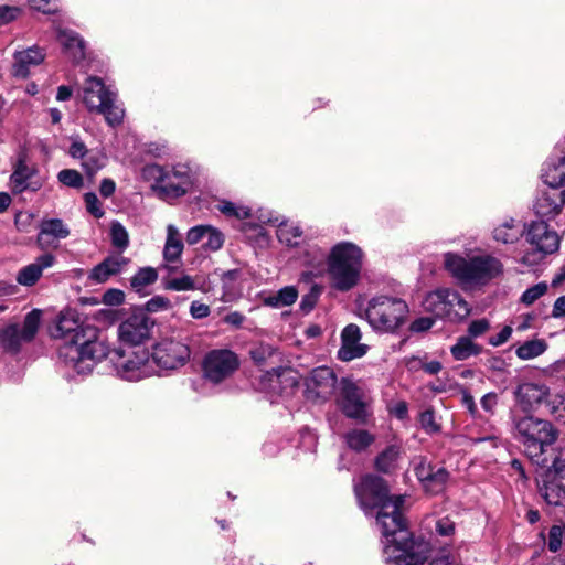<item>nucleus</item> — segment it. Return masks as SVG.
<instances>
[{
    "instance_id": "nucleus-4",
    "label": "nucleus",
    "mask_w": 565,
    "mask_h": 565,
    "mask_svg": "<svg viewBox=\"0 0 565 565\" xmlns=\"http://www.w3.org/2000/svg\"><path fill=\"white\" fill-rule=\"evenodd\" d=\"M327 264L331 287L339 291H349L360 280L363 252L353 243L341 242L331 248Z\"/></svg>"
},
{
    "instance_id": "nucleus-26",
    "label": "nucleus",
    "mask_w": 565,
    "mask_h": 565,
    "mask_svg": "<svg viewBox=\"0 0 565 565\" xmlns=\"http://www.w3.org/2000/svg\"><path fill=\"white\" fill-rule=\"evenodd\" d=\"M44 60V53L39 46L15 52L12 73L15 77L25 78L29 75L30 66L39 65Z\"/></svg>"
},
{
    "instance_id": "nucleus-38",
    "label": "nucleus",
    "mask_w": 565,
    "mask_h": 565,
    "mask_svg": "<svg viewBox=\"0 0 565 565\" xmlns=\"http://www.w3.org/2000/svg\"><path fill=\"white\" fill-rule=\"evenodd\" d=\"M158 278L157 270L152 267H145L131 277L130 286L136 292H141L147 286L152 285Z\"/></svg>"
},
{
    "instance_id": "nucleus-28",
    "label": "nucleus",
    "mask_w": 565,
    "mask_h": 565,
    "mask_svg": "<svg viewBox=\"0 0 565 565\" xmlns=\"http://www.w3.org/2000/svg\"><path fill=\"white\" fill-rule=\"evenodd\" d=\"M57 40L63 46L65 53L73 61H81L84 58V41L76 32L66 29H58Z\"/></svg>"
},
{
    "instance_id": "nucleus-59",
    "label": "nucleus",
    "mask_w": 565,
    "mask_h": 565,
    "mask_svg": "<svg viewBox=\"0 0 565 565\" xmlns=\"http://www.w3.org/2000/svg\"><path fill=\"white\" fill-rule=\"evenodd\" d=\"M512 334V328L505 326L497 335L489 338V344L492 347H500L505 343Z\"/></svg>"
},
{
    "instance_id": "nucleus-60",
    "label": "nucleus",
    "mask_w": 565,
    "mask_h": 565,
    "mask_svg": "<svg viewBox=\"0 0 565 565\" xmlns=\"http://www.w3.org/2000/svg\"><path fill=\"white\" fill-rule=\"evenodd\" d=\"M19 8L17 7H9V6H1L0 7V24L8 23L12 20H14L19 15Z\"/></svg>"
},
{
    "instance_id": "nucleus-27",
    "label": "nucleus",
    "mask_w": 565,
    "mask_h": 565,
    "mask_svg": "<svg viewBox=\"0 0 565 565\" xmlns=\"http://www.w3.org/2000/svg\"><path fill=\"white\" fill-rule=\"evenodd\" d=\"M184 244L178 228L173 224L167 226V238L163 247V259L167 263L164 268L171 271L174 267L169 264L177 263L183 252Z\"/></svg>"
},
{
    "instance_id": "nucleus-25",
    "label": "nucleus",
    "mask_w": 565,
    "mask_h": 565,
    "mask_svg": "<svg viewBox=\"0 0 565 565\" xmlns=\"http://www.w3.org/2000/svg\"><path fill=\"white\" fill-rule=\"evenodd\" d=\"M525 234V225L514 218H505L494 226L492 237L498 244L509 245L519 242Z\"/></svg>"
},
{
    "instance_id": "nucleus-3",
    "label": "nucleus",
    "mask_w": 565,
    "mask_h": 565,
    "mask_svg": "<svg viewBox=\"0 0 565 565\" xmlns=\"http://www.w3.org/2000/svg\"><path fill=\"white\" fill-rule=\"evenodd\" d=\"M444 258L445 268L465 288L483 286L503 270L502 263L491 255H479L466 259L460 255L447 253Z\"/></svg>"
},
{
    "instance_id": "nucleus-64",
    "label": "nucleus",
    "mask_w": 565,
    "mask_h": 565,
    "mask_svg": "<svg viewBox=\"0 0 565 565\" xmlns=\"http://www.w3.org/2000/svg\"><path fill=\"white\" fill-rule=\"evenodd\" d=\"M429 565H460V563L456 556L447 554L434 558Z\"/></svg>"
},
{
    "instance_id": "nucleus-51",
    "label": "nucleus",
    "mask_w": 565,
    "mask_h": 565,
    "mask_svg": "<svg viewBox=\"0 0 565 565\" xmlns=\"http://www.w3.org/2000/svg\"><path fill=\"white\" fill-rule=\"evenodd\" d=\"M490 329V322L482 318L478 320H473L470 322L468 327V334L467 337H470V339L479 338L483 335L488 330Z\"/></svg>"
},
{
    "instance_id": "nucleus-20",
    "label": "nucleus",
    "mask_w": 565,
    "mask_h": 565,
    "mask_svg": "<svg viewBox=\"0 0 565 565\" xmlns=\"http://www.w3.org/2000/svg\"><path fill=\"white\" fill-rule=\"evenodd\" d=\"M565 204V190L559 188L548 186L536 199L534 204L535 213L540 217L547 220L554 218L558 215Z\"/></svg>"
},
{
    "instance_id": "nucleus-41",
    "label": "nucleus",
    "mask_w": 565,
    "mask_h": 565,
    "mask_svg": "<svg viewBox=\"0 0 565 565\" xmlns=\"http://www.w3.org/2000/svg\"><path fill=\"white\" fill-rule=\"evenodd\" d=\"M217 209L225 216L235 217L237 220H246L250 216L249 207L225 200L218 203Z\"/></svg>"
},
{
    "instance_id": "nucleus-7",
    "label": "nucleus",
    "mask_w": 565,
    "mask_h": 565,
    "mask_svg": "<svg viewBox=\"0 0 565 565\" xmlns=\"http://www.w3.org/2000/svg\"><path fill=\"white\" fill-rule=\"evenodd\" d=\"M83 103L89 111L104 115L111 127L119 126L124 120L125 109L117 103L116 93L106 87L99 77L89 76L85 81Z\"/></svg>"
},
{
    "instance_id": "nucleus-37",
    "label": "nucleus",
    "mask_w": 565,
    "mask_h": 565,
    "mask_svg": "<svg viewBox=\"0 0 565 565\" xmlns=\"http://www.w3.org/2000/svg\"><path fill=\"white\" fill-rule=\"evenodd\" d=\"M301 235H302L301 228L291 222H287V221L281 222L278 225L277 237H278L279 242H281L288 246L297 245L298 239L301 237Z\"/></svg>"
},
{
    "instance_id": "nucleus-17",
    "label": "nucleus",
    "mask_w": 565,
    "mask_h": 565,
    "mask_svg": "<svg viewBox=\"0 0 565 565\" xmlns=\"http://www.w3.org/2000/svg\"><path fill=\"white\" fill-rule=\"evenodd\" d=\"M150 324L146 313H134L119 324L118 338L121 343L139 345L149 337Z\"/></svg>"
},
{
    "instance_id": "nucleus-12",
    "label": "nucleus",
    "mask_w": 565,
    "mask_h": 565,
    "mask_svg": "<svg viewBox=\"0 0 565 565\" xmlns=\"http://www.w3.org/2000/svg\"><path fill=\"white\" fill-rule=\"evenodd\" d=\"M339 405L350 418L365 422L369 416L370 398L352 380L343 377L339 383Z\"/></svg>"
},
{
    "instance_id": "nucleus-21",
    "label": "nucleus",
    "mask_w": 565,
    "mask_h": 565,
    "mask_svg": "<svg viewBox=\"0 0 565 565\" xmlns=\"http://www.w3.org/2000/svg\"><path fill=\"white\" fill-rule=\"evenodd\" d=\"M36 173L35 168L29 166L24 158L20 157L10 175V188L14 194L23 193L24 191H38L42 183L33 180Z\"/></svg>"
},
{
    "instance_id": "nucleus-61",
    "label": "nucleus",
    "mask_w": 565,
    "mask_h": 565,
    "mask_svg": "<svg viewBox=\"0 0 565 565\" xmlns=\"http://www.w3.org/2000/svg\"><path fill=\"white\" fill-rule=\"evenodd\" d=\"M68 153L73 158L84 159L86 157V154L88 153V151H87L86 146H85V143L83 141H81L78 139H73L72 143L70 146Z\"/></svg>"
},
{
    "instance_id": "nucleus-56",
    "label": "nucleus",
    "mask_w": 565,
    "mask_h": 565,
    "mask_svg": "<svg viewBox=\"0 0 565 565\" xmlns=\"http://www.w3.org/2000/svg\"><path fill=\"white\" fill-rule=\"evenodd\" d=\"M125 300V294L119 289H109L103 296V302L109 306H119Z\"/></svg>"
},
{
    "instance_id": "nucleus-6",
    "label": "nucleus",
    "mask_w": 565,
    "mask_h": 565,
    "mask_svg": "<svg viewBox=\"0 0 565 565\" xmlns=\"http://www.w3.org/2000/svg\"><path fill=\"white\" fill-rule=\"evenodd\" d=\"M408 312L403 299L381 295L369 300L364 318L375 332L395 333L406 323Z\"/></svg>"
},
{
    "instance_id": "nucleus-57",
    "label": "nucleus",
    "mask_w": 565,
    "mask_h": 565,
    "mask_svg": "<svg viewBox=\"0 0 565 565\" xmlns=\"http://www.w3.org/2000/svg\"><path fill=\"white\" fill-rule=\"evenodd\" d=\"M207 225H196L192 228H190L186 233V243L189 245H195L199 242L204 239V234L206 232Z\"/></svg>"
},
{
    "instance_id": "nucleus-54",
    "label": "nucleus",
    "mask_w": 565,
    "mask_h": 565,
    "mask_svg": "<svg viewBox=\"0 0 565 565\" xmlns=\"http://www.w3.org/2000/svg\"><path fill=\"white\" fill-rule=\"evenodd\" d=\"M436 532L443 537H450L455 533V523L449 518H441L436 522Z\"/></svg>"
},
{
    "instance_id": "nucleus-14",
    "label": "nucleus",
    "mask_w": 565,
    "mask_h": 565,
    "mask_svg": "<svg viewBox=\"0 0 565 565\" xmlns=\"http://www.w3.org/2000/svg\"><path fill=\"white\" fill-rule=\"evenodd\" d=\"M202 366L204 377L218 384L232 376L239 366V360L237 354L231 350H212L205 355Z\"/></svg>"
},
{
    "instance_id": "nucleus-45",
    "label": "nucleus",
    "mask_w": 565,
    "mask_h": 565,
    "mask_svg": "<svg viewBox=\"0 0 565 565\" xmlns=\"http://www.w3.org/2000/svg\"><path fill=\"white\" fill-rule=\"evenodd\" d=\"M111 243L119 249H125L129 244V236L126 228L119 222H113L110 226Z\"/></svg>"
},
{
    "instance_id": "nucleus-47",
    "label": "nucleus",
    "mask_w": 565,
    "mask_h": 565,
    "mask_svg": "<svg viewBox=\"0 0 565 565\" xmlns=\"http://www.w3.org/2000/svg\"><path fill=\"white\" fill-rule=\"evenodd\" d=\"M414 471L420 483L427 479L434 469L437 467L433 465L427 458L418 456L413 459Z\"/></svg>"
},
{
    "instance_id": "nucleus-35",
    "label": "nucleus",
    "mask_w": 565,
    "mask_h": 565,
    "mask_svg": "<svg viewBox=\"0 0 565 565\" xmlns=\"http://www.w3.org/2000/svg\"><path fill=\"white\" fill-rule=\"evenodd\" d=\"M547 349L546 342L541 339H534L524 342L516 348L515 354L521 360H531L543 354Z\"/></svg>"
},
{
    "instance_id": "nucleus-13",
    "label": "nucleus",
    "mask_w": 565,
    "mask_h": 565,
    "mask_svg": "<svg viewBox=\"0 0 565 565\" xmlns=\"http://www.w3.org/2000/svg\"><path fill=\"white\" fill-rule=\"evenodd\" d=\"M114 360L118 375L130 382L151 376L154 373L150 354L145 349H137L128 354L117 351Z\"/></svg>"
},
{
    "instance_id": "nucleus-42",
    "label": "nucleus",
    "mask_w": 565,
    "mask_h": 565,
    "mask_svg": "<svg viewBox=\"0 0 565 565\" xmlns=\"http://www.w3.org/2000/svg\"><path fill=\"white\" fill-rule=\"evenodd\" d=\"M204 239L205 243L203 247L206 250L216 252L223 247L225 237L224 234L218 228L212 225H207L206 232L204 234Z\"/></svg>"
},
{
    "instance_id": "nucleus-2",
    "label": "nucleus",
    "mask_w": 565,
    "mask_h": 565,
    "mask_svg": "<svg viewBox=\"0 0 565 565\" xmlns=\"http://www.w3.org/2000/svg\"><path fill=\"white\" fill-rule=\"evenodd\" d=\"M50 334L53 339L63 340L58 356L81 375L89 374L109 353L107 344L98 339L97 328L82 324L73 309H64L57 315L50 327Z\"/></svg>"
},
{
    "instance_id": "nucleus-18",
    "label": "nucleus",
    "mask_w": 565,
    "mask_h": 565,
    "mask_svg": "<svg viewBox=\"0 0 565 565\" xmlns=\"http://www.w3.org/2000/svg\"><path fill=\"white\" fill-rule=\"evenodd\" d=\"M362 332L359 326L350 323L341 332V345L338 350V359L343 362H349L355 359L363 358L367 351L369 345L361 342Z\"/></svg>"
},
{
    "instance_id": "nucleus-34",
    "label": "nucleus",
    "mask_w": 565,
    "mask_h": 565,
    "mask_svg": "<svg viewBox=\"0 0 565 565\" xmlns=\"http://www.w3.org/2000/svg\"><path fill=\"white\" fill-rule=\"evenodd\" d=\"M344 440L352 450L362 451L374 441V436L364 429H353L344 435Z\"/></svg>"
},
{
    "instance_id": "nucleus-40",
    "label": "nucleus",
    "mask_w": 565,
    "mask_h": 565,
    "mask_svg": "<svg viewBox=\"0 0 565 565\" xmlns=\"http://www.w3.org/2000/svg\"><path fill=\"white\" fill-rule=\"evenodd\" d=\"M164 288L174 291H188L196 289L205 291L202 286H199L196 279L189 275L168 279L164 284Z\"/></svg>"
},
{
    "instance_id": "nucleus-22",
    "label": "nucleus",
    "mask_w": 565,
    "mask_h": 565,
    "mask_svg": "<svg viewBox=\"0 0 565 565\" xmlns=\"http://www.w3.org/2000/svg\"><path fill=\"white\" fill-rule=\"evenodd\" d=\"M56 258L51 253H45L35 258V260L22 267L17 274V282L24 287L34 286L43 275L45 269L54 266Z\"/></svg>"
},
{
    "instance_id": "nucleus-53",
    "label": "nucleus",
    "mask_w": 565,
    "mask_h": 565,
    "mask_svg": "<svg viewBox=\"0 0 565 565\" xmlns=\"http://www.w3.org/2000/svg\"><path fill=\"white\" fill-rule=\"evenodd\" d=\"M32 9L51 14L57 11L56 0H29Z\"/></svg>"
},
{
    "instance_id": "nucleus-63",
    "label": "nucleus",
    "mask_w": 565,
    "mask_h": 565,
    "mask_svg": "<svg viewBox=\"0 0 565 565\" xmlns=\"http://www.w3.org/2000/svg\"><path fill=\"white\" fill-rule=\"evenodd\" d=\"M223 321L232 327L239 328L245 321V316L238 311H232L224 317Z\"/></svg>"
},
{
    "instance_id": "nucleus-23",
    "label": "nucleus",
    "mask_w": 565,
    "mask_h": 565,
    "mask_svg": "<svg viewBox=\"0 0 565 565\" xmlns=\"http://www.w3.org/2000/svg\"><path fill=\"white\" fill-rule=\"evenodd\" d=\"M39 228L36 244L41 249L51 246L49 237L60 241L65 239L71 234L68 226L61 218H44L41 221Z\"/></svg>"
},
{
    "instance_id": "nucleus-33",
    "label": "nucleus",
    "mask_w": 565,
    "mask_h": 565,
    "mask_svg": "<svg viewBox=\"0 0 565 565\" xmlns=\"http://www.w3.org/2000/svg\"><path fill=\"white\" fill-rule=\"evenodd\" d=\"M298 291L294 286H287L264 299L266 306L273 308H282L296 302Z\"/></svg>"
},
{
    "instance_id": "nucleus-11",
    "label": "nucleus",
    "mask_w": 565,
    "mask_h": 565,
    "mask_svg": "<svg viewBox=\"0 0 565 565\" xmlns=\"http://www.w3.org/2000/svg\"><path fill=\"white\" fill-rule=\"evenodd\" d=\"M42 320V311L33 309L26 313L21 326L10 324L0 331L1 345L11 352H18L22 344L33 341Z\"/></svg>"
},
{
    "instance_id": "nucleus-49",
    "label": "nucleus",
    "mask_w": 565,
    "mask_h": 565,
    "mask_svg": "<svg viewBox=\"0 0 565 565\" xmlns=\"http://www.w3.org/2000/svg\"><path fill=\"white\" fill-rule=\"evenodd\" d=\"M546 407L556 420L565 424V402L561 396L551 397Z\"/></svg>"
},
{
    "instance_id": "nucleus-46",
    "label": "nucleus",
    "mask_w": 565,
    "mask_h": 565,
    "mask_svg": "<svg viewBox=\"0 0 565 565\" xmlns=\"http://www.w3.org/2000/svg\"><path fill=\"white\" fill-rule=\"evenodd\" d=\"M274 347L267 343L256 344L249 350V355L257 365L265 364L266 361L274 355Z\"/></svg>"
},
{
    "instance_id": "nucleus-30",
    "label": "nucleus",
    "mask_w": 565,
    "mask_h": 565,
    "mask_svg": "<svg viewBox=\"0 0 565 565\" xmlns=\"http://www.w3.org/2000/svg\"><path fill=\"white\" fill-rule=\"evenodd\" d=\"M482 347L476 343L470 337H459L450 348V353L456 361H465L481 353Z\"/></svg>"
},
{
    "instance_id": "nucleus-50",
    "label": "nucleus",
    "mask_w": 565,
    "mask_h": 565,
    "mask_svg": "<svg viewBox=\"0 0 565 565\" xmlns=\"http://www.w3.org/2000/svg\"><path fill=\"white\" fill-rule=\"evenodd\" d=\"M419 424L422 428L429 434H434L440 430L439 424L436 423L435 414L430 409H427L420 414Z\"/></svg>"
},
{
    "instance_id": "nucleus-48",
    "label": "nucleus",
    "mask_w": 565,
    "mask_h": 565,
    "mask_svg": "<svg viewBox=\"0 0 565 565\" xmlns=\"http://www.w3.org/2000/svg\"><path fill=\"white\" fill-rule=\"evenodd\" d=\"M57 179L61 183L70 188L78 189L83 185L81 173L73 169L61 170L57 174Z\"/></svg>"
},
{
    "instance_id": "nucleus-10",
    "label": "nucleus",
    "mask_w": 565,
    "mask_h": 565,
    "mask_svg": "<svg viewBox=\"0 0 565 565\" xmlns=\"http://www.w3.org/2000/svg\"><path fill=\"white\" fill-rule=\"evenodd\" d=\"M526 241L534 247L521 257V263L527 266L537 265L546 255L555 253L559 247L558 234L543 221L530 224Z\"/></svg>"
},
{
    "instance_id": "nucleus-5",
    "label": "nucleus",
    "mask_w": 565,
    "mask_h": 565,
    "mask_svg": "<svg viewBox=\"0 0 565 565\" xmlns=\"http://www.w3.org/2000/svg\"><path fill=\"white\" fill-rule=\"evenodd\" d=\"M518 440L524 446L526 456L536 465H543L546 459V447L553 445L558 436L553 425L545 419L532 415L512 417Z\"/></svg>"
},
{
    "instance_id": "nucleus-29",
    "label": "nucleus",
    "mask_w": 565,
    "mask_h": 565,
    "mask_svg": "<svg viewBox=\"0 0 565 565\" xmlns=\"http://www.w3.org/2000/svg\"><path fill=\"white\" fill-rule=\"evenodd\" d=\"M539 490L544 500L551 505H562L565 502V488L546 476H542Z\"/></svg>"
},
{
    "instance_id": "nucleus-1",
    "label": "nucleus",
    "mask_w": 565,
    "mask_h": 565,
    "mask_svg": "<svg viewBox=\"0 0 565 565\" xmlns=\"http://www.w3.org/2000/svg\"><path fill=\"white\" fill-rule=\"evenodd\" d=\"M355 493L365 513L376 512V524L383 535L386 561L396 565H424L430 554V544L413 540L403 518L404 495L390 497L385 481L366 476L355 487Z\"/></svg>"
},
{
    "instance_id": "nucleus-55",
    "label": "nucleus",
    "mask_w": 565,
    "mask_h": 565,
    "mask_svg": "<svg viewBox=\"0 0 565 565\" xmlns=\"http://www.w3.org/2000/svg\"><path fill=\"white\" fill-rule=\"evenodd\" d=\"M320 295V289L313 286L310 292L302 297L300 308L303 312H309L316 305Z\"/></svg>"
},
{
    "instance_id": "nucleus-36",
    "label": "nucleus",
    "mask_w": 565,
    "mask_h": 565,
    "mask_svg": "<svg viewBox=\"0 0 565 565\" xmlns=\"http://www.w3.org/2000/svg\"><path fill=\"white\" fill-rule=\"evenodd\" d=\"M401 450L396 445L388 446L375 460L376 468L382 472H390L395 468Z\"/></svg>"
},
{
    "instance_id": "nucleus-24",
    "label": "nucleus",
    "mask_w": 565,
    "mask_h": 565,
    "mask_svg": "<svg viewBox=\"0 0 565 565\" xmlns=\"http://www.w3.org/2000/svg\"><path fill=\"white\" fill-rule=\"evenodd\" d=\"M128 263L129 259L121 255L109 256L90 270L88 279L95 284H103L121 273Z\"/></svg>"
},
{
    "instance_id": "nucleus-52",
    "label": "nucleus",
    "mask_w": 565,
    "mask_h": 565,
    "mask_svg": "<svg viewBox=\"0 0 565 565\" xmlns=\"http://www.w3.org/2000/svg\"><path fill=\"white\" fill-rule=\"evenodd\" d=\"M85 204L87 211L93 214L95 217H102L104 215V211L100 206V202L95 193H86L85 196Z\"/></svg>"
},
{
    "instance_id": "nucleus-39",
    "label": "nucleus",
    "mask_w": 565,
    "mask_h": 565,
    "mask_svg": "<svg viewBox=\"0 0 565 565\" xmlns=\"http://www.w3.org/2000/svg\"><path fill=\"white\" fill-rule=\"evenodd\" d=\"M107 157L102 151H90L83 159V168L85 172L93 178L100 169L106 166Z\"/></svg>"
},
{
    "instance_id": "nucleus-31",
    "label": "nucleus",
    "mask_w": 565,
    "mask_h": 565,
    "mask_svg": "<svg viewBox=\"0 0 565 565\" xmlns=\"http://www.w3.org/2000/svg\"><path fill=\"white\" fill-rule=\"evenodd\" d=\"M542 177L547 186L562 189L565 184V154L547 163Z\"/></svg>"
},
{
    "instance_id": "nucleus-58",
    "label": "nucleus",
    "mask_w": 565,
    "mask_h": 565,
    "mask_svg": "<svg viewBox=\"0 0 565 565\" xmlns=\"http://www.w3.org/2000/svg\"><path fill=\"white\" fill-rule=\"evenodd\" d=\"M210 307L200 301H192L190 306V315L194 319H203L210 315Z\"/></svg>"
},
{
    "instance_id": "nucleus-43",
    "label": "nucleus",
    "mask_w": 565,
    "mask_h": 565,
    "mask_svg": "<svg viewBox=\"0 0 565 565\" xmlns=\"http://www.w3.org/2000/svg\"><path fill=\"white\" fill-rule=\"evenodd\" d=\"M548 291V285L545 281H541L535 284L534 286L527 288L521 296L520 301L523 305L531 306L541 297H543Z\"/></svg>"
},
{
    "instance_id": "nucleus-8",
    "label": "nucleus",
    "mask_w": 565,
    "mask_h": 565,
    "mask_svg": "<svg viewBox=\"0 0 565 565\" xmlns=\"http://www.w3.org/2000/svg\"><path fill=\"white\" fill-rule=\"evenodd\" d=\"M146 178L157 182L156 189L164 199L183 196L193 185L194 177L186 164H175L164 168L159 164H149L143 169Z\"/></svg>"
},
{
    "instance_id": "nucleus-62",
    "label": "nucleus",
    "mask_w": 565,
    "mask_h": 565,
    "mask_svg": "<svg viewBox=\"0 0 565 565\" xmlns=\"http://www.w3.org/2000/svg\"><path fill=\"white\" fill-rule=\"evenodd\" d=\"M170 307V301L164 297H153L147 302V308L149 311H159L162 309H168Z\"/></svg>"
},
{
    "instance_id": "nucleus-9",
    "label": "nucleus",
    "mask_w": 565,
    "mask_h": 565,
    "mask_svg": "<svg viewBox=\"0 0 565 565\" xmlns=\"http://www.w3.org/2000/svg\"><path fill=\"white\" fill-rule=\"evenodd\" d=\"M423 308L437 318L450 321L462 320L470 313L468 302L458 291L449 288H439L428 292L423 300Z\"/></svg>"
},
{
    "instance_id": "nucleus-19",
    "label": "nucleus",
    "mask_w": 565,
    "mask_h": 565,
    "mask_svg": "<svg viewBox=\"0 0 565 565\" xmlns=\"http://www.w3.org/2000/svg\"><path fill=\"white\" fill-rule=\"evenodd\" d=\"M518 404L525 412L536 409L543 403L547 405L551 393L546 385L540 383H523L515 391Z\"/></svg>"
},
{
    "instance_id": "nucleus-16",
    "label": "nucleus",
    "mask_w": 565,
    "mask_h": 565,
    "mask_svg": "<svg viewBox=\"0 0 565 565\" xmlns=\"http://www.w3.org/2000/svg\"><path fill=\"white\" fill-rule=\"evenodd\" d=\"M337 376L332 369L320 366L313 369L306 379V392L309 399L330 398L335 390Z\"/></svg>"
},
{
    "instance_id": "nucleus-32",
    "label": "nucleus",
    "mask_w": 565,
    "mask_h": 565,
    "mask_svg": "<svg viewBox=\"0 0 565 565\" xmlns=\"http://www.w3.org/2000/svg\"><path fill=\"white\" fill-rule=\"evenodd\" d=\"M448 480L449 472L445 468L437 466L422 486L426 492L438 494L446 489Z\"/></svg>"
},
{
    "instance_id": "nucleus-15",
    "label": "nucleus",
    "mask_w": 565,
    "mask_h": 565,
    "mask_svg": "<svg viewBox=\"0 0 565 565\" xmlns=\"http://www.w3.org/2000/svg\"><path fill=\"white\" fill-rule=\"evenodd\" d=\"M150 359L152 365L174 370L183 366L190 359V349L181 340L164 338L153 347Z\"/></svg>"
},
{
    "instance_id": "nucleus-44",
    "label": "nucleus",
    "mask_w": 565,
    "mask_h": 565,
    "mask_svg": "<svg viewBox=\"0 0 565 565\" xmlns=\"http://www.w3.org/2000/svg\"><path fill=\"white\" fill-rule=\"evenodd\" d=\"M544 476L553 479L555 482H559L565 488V455L561 454L553 461V466L548 468Z\"/></svg>"
}]
</instances>
